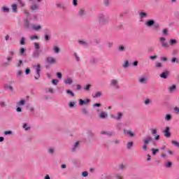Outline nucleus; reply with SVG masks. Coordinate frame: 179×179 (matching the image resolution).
Returning a JSON list of instances; mask_svg holds the SVG:
<instances>
[{
	"label": "nucleus",
	"instance_id": "obj_1",
	"mask_svg": "<svg viewBox=\"0 0 179 179\" xmlns=\"http://www.w3.org/2000/svg\"><path fill=\"white\" fill-rule=\"evenodd\" d=\"M143 145L142 146L143 150L144 152H148V145L149 143H151V142H153V138L150 136H147L144 138H143Z\"/></svg>",
	"mask_w": 179,
	"mask_h": 179
},
{
	"label": "nucleus",
	"instance_id": "obj_2",
	"mask_svg": "<svg viewBox=\"0 0 179 179\" xmlns=\"http://www.w3.org/2000/svg\"><path fill=\"white\" fill-rule=\"evenodd\" d=\"M110 87H113V89H115V90H120V89L121 87H120L118 80H117V79L110 80Z\"/></svg>",
	"mask_w": 179,
	"mask_h": 179
},
{
	"label": "nucleus",
	"instance_id": "obj_3",
	"mask_svg": "<svg viewBox=\"0 0 179 179\" xmlns=\"http://www.w3.org/2000/svg\"><path fill=\"white\" fill-rule=\"evenodd\" d=\"M33 68L36 70V73L37 76L34 77V79H36V80H38V79H40V73L41 72V65L38 64L36 66H34Z\"/></svg>",
	"mask_w": 179,
	"mask_h": 179
},
{
	"label": "nucleus",
	"instance_id": "obj_4",
	"mask_svg": "<svg viewBox=\"0 0 179 179\" xmlns=\"http://www.w3.org/2000/svg\"><path fill=\"white\" fill-rule=\"evenodd\" d=\"M99 20L102 24H106L108 22V17L104 14H99Z\"/></svg>",
	"mask_w": 179,
	"mask_h": 179
},
{
	"label": "nucleus",
	"instance_id": "obj_5",
	"mask_svg": "<svg viewBox=\"0 0 179 179\" xmlns=\"http://www.w3.org/2000/svg\"><path fill=\"white\" fill-rule=\"evenodd\" d=\"M79 149H80V141H76L71 148V152L76 153Z\"/></svg>",
	"mask_w": 179,
	"mask_h": 179
},
{
	"label": "nucleus",
	"instance_id": "obj_6",
	"mask_svg": "<svg viewBox=\"0 0 179 179\" xmlns=\"http://www.w3.org/2000/svg\"><path fill=\"white\" fill-rule=\"evenodd\" d=\"M89 62L91 65H96V64H99V58L92 56L90 58Z\"/></svg>",
	"mask_w": 179,
	"mask_h": 179
},
{
	"label": "nucleus",
	"instance_id": "obj_7",
	"mask_svg": "<svg viewBox=\"0 0 179 179\" xmlns=\"http://www.w3.org/2000/svg\"><path fill=\"white\" fill-rule=\"evenodd\" d=\"M159 41L162 44V47H163V48H169V43H167V42H166V38L161 37L159 38Z\"/></svg>",
	"mask_w": 179,
	"mask_h": 179
},
{
	"label": "nucleus",
	"instance_id": "obj_8",
	"mask_svg": "<svg viewBox=\"0 0 179 179\" xmlns=\"http://www.w3.org/2000/svg\"><path fill=\"white\" fill-rule=\"evenodd\" d=\"M13 59V57H7L6 62L2 64V66H4L6 68V66H10V62H12V60Z\"/></svg>",
	"mask_w": 179,
	"mask_h": 179
},
{
	"label": "nucleus",
	"instance_id": "obj_9",
	"mask_svg": "<svg viewBox=\"0 0 179 179\" xmlns=\"http://www.w3.org/2000/svg\"><path fill=\"white\" fill-rule=\"evenodd\" d=\"M138 16L141 22L142 20H143V19H147V17H148V13L145 11H141L140 13H138Z\"/></svg>",
	"mask_w": 179,
	"mask_h": 179
},
{
	"label": "nucleus",
	"instance_id": "obj_10",
	"mask_svg": "<svg viewBox=\"0 0 179 179\" xmlns=\"http://www.w3.org/2000/svg\"><path fill=\"white\" fill-rule=\"evenodd\" d=\"M41 52H42L41 50H34L32 53V57L33 58H39Z\"/></svg>",
	"mask_w": 179,
	"mask_h": 179
},
{
	"label": "nucleus",
	"instance_id": "obj_11",
	"mask_svg": "<svg viewBox=\"0 0 179 179\" xmlns=\"http://www.w3.org/2000/svg\"><path fill=\"white\" fill-rule=\"evenodd\" d=\"M155 22L154 21V20H147L145 25L146 26V27H153V26H155Z\"/></svg>",
	"mask_w": 179,
	"mask_h": 179
},
{
	"label": "nucleus",
	"instance_id": "obj_12",
	"mask_svg": "<svg viewBox=\"0 0 179 179\" xmlns=\"http://www.w3.org/2000/svg\"><path fill=\"white\" fill-rule=\"evenodd\" d=\"M123 134H124V135H127V136H129L130 138H134V136H135V134L131 130L124 129Z\"/></svg>",
	"mask_w": 179,
	"mask_h": 179
},
{
	"label": "nucleus",
	"instance_id": "obj_13",
	"mask_svg": "<svg viewBox=\"0 0 179 179\" xmlns=\"http://www.w3.org/2000/svg\"><path fill=\"white\" fill-rule=\"evenodd\" d=\"M30 20H31V18L27 17L24 19V26L25 29H29L30 27Z\"/></svg>",
	"mask_w": 179,
	"mask_h": 179
},
{
	"label": "nucleus",
	"instance_id": "obj_14",
	"mask_svg": "<svg viewBox=\"0 0 179 179\" xmlns=\"http://www.w3.org/2000/svg\"><path fill=\"white\" fill-rule=\"evenodd\" d=\"M46 61L48 64H50V65H54V64H57V60L52 57H47Z\"/></svg>",
	"mask_w": 179,
	"mask_h": 179
},
{
	"label": "nucleus",
	"instance_id": "obj_15",
	"mask_svg": "<svg viewBox=\"0 0 179 179\" xmlns=\"http://www.w3.org/2000/svg\"><path fill=\"white\" fill-rule=\"evenodd\" d=\"M163 133L164 134V136L166 138H170L171 136V133H170V127H166V129L163 131Z\"/></svg>",
	"mask_w": 179,
	"mask_h": 179
},
{
	"label": "nucleus",
	"instance_id": "obj_16",
	"mask_svg": "<svg viewBox=\"0 0 179 179\" xmlns=\"http://www.w3.org/2000/svg\"><path fill=\"white\" fill-rule=\"evenodd\" d=\"M31 29L32 30H34V31H40L42 30L43 29V27H41V25L40 24H34L32 27H31Z\"/></svg>",
	"mask_w": 179,
	"mask_h": 179
},
{
	"label": "nucleus",
	"instance_id": "obj_17",
	"mask_svg": "<svg viewBox=\"0 0 179 179\" xmlns=\"http://www.w3.org/2000/svg\"><path fill=\"white\" fill-rule=\"evenodd\" d=\"M57 8H59V9H62V10H66V6L61 2H57L56 3Z\"/></svg>",
	"mask_w": 179,
	"mask_h": 179
},
{
	"label": "nucleus",
	"instance_id": "obj_18",
	"mask_svg": "<svg viewBox=\"0 0 179 179\" xmlns=\"http://www.w3.org/2000/svg\"><path fill=\"white\" fill-rule=\"evenodd\" d=\"M88 103H90V99H87L85 101H83V99H79L80 106H86Z\"/></svg>",
	"mask_w": 179,
	"mask_h": 179
},
{
	"label": "nucleus",
	"instance_id": "obj_19",
	"mask_svg": "<svg viewBox=\"0 0 179 179\" xmlns=\"http://www.w3.org/2000/svg\"><path fill=\"white\" fill-rule=\"evenodd\" d=\"M160 78H162V79H167V78H169V71H165L164 72H162L160 75H159Z\"/></svg>",
	"mask_w": 179,
	"mask_h": 179
},
{
	"label": "nucleus",
	"instance_id": "obj_20",
	"mask_svg": "<svg viewBox=\"0 0 179 179\" xmlns=\"http://www.w3.org/2000/svg\"><path fill=\"white\" fill-rule=\"evenodd\" d=\"M176 90L177 86H176V85H173L168 88V92L169 93H174V92H176Z\"/></svg>",
	"mask_w": 179,
	"mask_h": 179
},
{
	"label": "nucleus",
	"instance_id": "obj_21",
	"mask_svg": "<svg viewBox=\"0 0 179 179\" xmlns=\"http://www.w3.org/2000/svg\"><path fill=\"white\" fill-rule=\"evenodd\" d=\"M99 117L101 120H106V118H107L108 115H107V113H106V112H101L99 115Z\"/></svg>",
	"mask_w": 179,
	"mask_h": 179
},
{
	"label": "nucleus",
	"instance_id": "obj_22",
	"mask_svg": "<svg viewBox=\"0 0 179 179\" xmlns=\"http://www.w3.org/2000/svg\"><path fill=\"white\" fill-rule=\"evenodd\" d=\"M122 68H124V69H127V68L129 66V61L124 60L123 64H122Z\"/></svg>",
	"mask_w": 179,
	"mask_h": 179
},
{
	"label": "nucleus",
	"instance_id": "obj_23",
	"mask_svg": "<svg viewBox=\"0 0 179 179\" xmlns=\"http://www.w3.org/2000/svg\"><path fill=\"white\" fill-rule=\"evenodd\" d=\"M64 83H65V85H72V83H73V80L71 78H67L64 80Z\"/></svg>",
	"mask_w": 179,
	"mask_h": 179
},
{
	"label": "nucleus",
	"instance_id": "obj_24",
	"mask_svg": "<svg viewBox=\"0 0 179 179\" xmlns=\"http://www.w3.org/2000/svg\"><path fill=\"white\" fill-rule=\"evenodd\" d=\"M90 89H92V85L87 84V85L83 87V90L85 92H90Z\"/></svg>",
	"mask_w": 179,
	"mask_h": 179
},
{
	"label": "nucleus",
	"instance_id": "obj_25",
	"mask_svg": "<svg viewBox=\"0 0 179 179\" xmlns=\"http://www.w3.org/2000/svg\"><path fill=\"white\" fill-rule=\"evenodd\" d=\"M147 81H148V78H146L145 77H141L138 79L139 83H146Z\"/></svg>",
	"mask_w": 179,
	"mask_h": 179
},
{
	"label": "nucleus",
	"instance_id": "obj_26",
	"mask_svg": "<svg viewBox=\"0 0 179 179\" xmlns=\"http://www.w3.org/2000/svg\"><path fill=\"white\" fill-rule=\"evenodd\" d=\"M4 89L9 90L10 92H13V87L6 84L4 85Z\"/></svg>",
	"mask_w": 179,
	"mask_h": 179
},
{
	"label": "nucleus",
	"instance_id": "obj_27",
	"mask_svg": "<svg viewBox=\"0 0 179 179\" xmlns=\"http://www.w3.org/2000/svg\"><path fill=\"white\" fill-rule=\"evenodd\" d=\"M177 43H178V41L176 39H171L169 41V45L173 47V45H176V44H177Z\"/></svg>",
	"mask_w": 179,
	"mask_h": 179
},
{
	"label": "nucleus",
	"instance_id": "obj_28",
	"mask_svg": "<svg viewBox=\"0 0 179 179\" xmlns=\"http://www.w3.org/2000/svg\"><path fill=\"white\" fill-rule=\"evenodd\" d=\"M78 43L80 45H83L84 47H86L87 45H89V43H87V41H78Z\"/></svg>",
	"mask_w": 179,
	"mask_h": 179
},
{
	"label": "nucleus",
	"instance_id": "obj_29",
	"mask_svg": "<svg viewBox=\"0 0 179 179\" xmlns=\"http://www.w3.org/2000/svg\"><path fill=\"white\" fill-rule=\"evenodd\" d=\"M101 134L102 135H108V136H113V131H101Z\"/></svg>",
	"mask_w": 179,
	"mask_h": 179
},
{
	"label": "nucleus",
	"instance_id": "obj_30",
	"mask_svg": "<svg viewBox=\"0 0 179 179\" xmlns=\"http://www.w3.org/2000/svg\"><path fill=\"white\" fill-rule=\"evenodd\" d=\"M117 50L119 51V52H124L125 51V46H124V45L118 46Z\"/></svg>",
	"mask_w": 179,
	"mask_h": 179
},
{
	"label": "nucleus",
	"instance_id": "obj_31",
	"mask_svg": "<svg viewBox=\"0 0 179 179\" xmlns=\"http://www.w3.org/2000/svg\"><path fill=\"white\" fill-rule=\"evenodd\" d=\"M53 51H54L55 54H59V51H61V49H59V47H58V46H55L53 48Z\"/></svg>",
	"mask_w": 179,
	"mask_h": 179
},
{
	"label": "nucleus",
	"instance_id": "obj_32",
	"mask_svg": "<svg viewBox=\"0 0 179 179\" xmlns=\"http://www.w3.org/2000/svg\"><path fill=\"white\" fill-rule=\"evenodd\" d=\"M11 7H12V10H13V13H16L17 12V5L13 4L11 6Z\"/></svg>",
	"mask_w": 179,
	"mask_h": 179
},
{
	"label": "nucleus",
	"instance_id": "obj_33",
	"mask_svg": "<svg viewBox=\"0 0 179 179\" xmlns=\"http://www.w3.org/2000/svg\"><path fill=\"white\" fill-rule=\"evenodd\" d=\"M31 10H38V6L37 4H34L30 6Z\"/></svg>",
	"mask_w": 179,
	"mask_h": 179
},
{
	"label": "nucleus",
	"instance_id": "obj_34",
	"mask_svg": "<svg viewBox=\"0 0 179 179\" xmlns=\"http://www.w3.org/2000/svg\"><path fill=\"white\" fill-rule=\"evenodd\" d=\"M48 153H49V155H54V153H55V148H50L48 150Z\"/></svg>",
	"mask_w": 179,
	"mask_h": 179
},
{
	"label": "nucleus",
	"instance_id": "obj_35",
	"mask_svg": "<svg viewBox=\"0 0 179 179\" xmlns=\"http://www.w3.org/2000/svg\"><path fill=\"white\" fill-rule=\"evenodd\" d=\"M26 104V101L24 99H22L19 102H17V106H24Z\"/></svg>",
	"mask_w": 179,
	"mask_h": 179
},
{
	"label": "nucleus",
	"instance_id": "obj_36",
	"mask_svg": "<svg viewBox=\"0 0 179 179\" xmlns=\"http://www.w3.org/2000/svg\"><path fill=\"white\" fill-rule=\"evenodd\" d=\"M133 146H134V142L133 141H130V142L127 143V149L129 150L132 149Z\"/></svg>",
	"mask_w": 179,
	"mask_h": 179
},
{
	"label": "nucleus",
	"instance_id": "obj_37",
	"mask_svg": "<svg viewBox=\"0 0 179 179\" xmlns=\"http://www.w3.org/2000/svg\"><path fill=\"white\" fill-rule=\"evenodd\" d=\"M144 104H145V106H149V104H152V100L150 99H146L144 101Z\"/></svg>",
	"mask_w": 179,
	"mask_h": 179
},
{
	"label": "nucleus",
	"instance_id": "obj_38",
	"mask_svg": "<svg viewBox=\"0 0 179 179\" xmlns=\"http://www.w3.org/2000/svg\"><path fill=\"white\" fill-rule=\"evenodd\" d=\"M173 118V117L171 116V114H167L166 116H165V120L166 121H171V119Z\"/></svg>",
	"mask_w": 179,
	"mask_h": 179
},
{
	"label": "nucleus",
	"instance_id": "obj_39",
	"mask_svg": "<svg viewBox=\"0 0 179 179\" xmlns=\"http://www.w3.org/2000/svg\"><path fill=\"white\" fill-rule=\"evenodd\" d=\"M66 92L67 93V94H70L71 97H75V94L73 93V92L71 91L70 90H66Z\"/></svg>",
	"mask_w": 179,
	"mask_h": 179
},
{
	"label": "nucleus",
	"instance_id": "obj_40",
	"mask_svg": "<svg viewBox=\"0 0 179 179\" xmlns=\"http://www.w3.org/2000/svg\"><path fill=\"white\" fill-rule=\"evenodd\" d=\"M155 66L158 68V69H160V68H163V64L159 62H157L155 63Z\"/></svg>",
	"mask_w": 179,
	"mask_h": 179
},
{
	"label": "nucleus",
	"instance_id": "obj_41",
	"mask_svg": "<svg viewBox=\"0 0 179 179\" xmlns=\"http://www.w3.org/2000/svg\"><path fill=\"white\" fill-rule=\"evenodd\" d=\"M76 104V102L75 101H70L69 103V107L70 108H73V107H75V105Z\"/></svg>",
	"mask_w": 179,
	"mask_h": 179
},
{
	"label": "nucleus",
	"instance_id": "obj_42",
	"mask_svg": "<svg viewBox=\"0 0 179 179\" xmlns=\"http://www.w3.org/2000/svg\"><path fill=\"white\" fill-rule=\"evenodd\" d=\"M16 1H17V3H19V5H20V6H22V8L26 6V4L23 2L22 0H16Z\"/></svg>",
	"mask_w": 179,
	"mask_h": 179
},
{
	"label": "nucleus",
	"instance_id": "obj_43",
	"mask_svg": "<svg viewBox=\"0 0 179 179\" xmlns=\"http://www.w3.org/2000/svg\"><path fill=\"white\" fill-rule=\"evenodd\" d=\"M20 44L21 45H24V44H26V38L24 37L21 38V40L20 41Z\"/></svg>",
	"mask_w": 179,
	"mask_h": 179
},
{
	"label": "nucleus",
	"instance_id": "obj_44",
	"mask_svg": "<svg viewBox=\"0 0 179 179\" xmlns=\"http://www.w3.org/2000/svg\"><path fill=\"white\" fill-rule=\"evenodd\" d=\"M171 143L175 146V148H179V142L176 141H172Z\"/></svg>",
	"mask_w": 179,
	"mask_h": 179
},
{
	"label": "nucleus",
	"instance_id": "obj_45",
	"mask_svg": "<svg viewBox=\"0 0 179 179\" xmlns=\"http://www.w3.org/2000/svg\"><path fill=\"white\" fill-rule=\"evenodd\" d=\"M121 118H122V113H118L117 117H115V120L119 121V120H121Z\"/></svg>",
	"mask_w": 179,
	"mask_h": 179
},
{
	"label": "nucleus",
	"instance_id": "obj_46",
	"mask_svg": "<svg viewBox=\"0 0 179 179\" xmlns=\"http://www.w3.org/2000/svg\"><path fill=\"white\" fill-rule=\"evenodd\" d=\"M29 38L31 41H34V40H38V36L34 35V36H31Z\"/></svg>",
	"mask_w": 179,
	"mask_h": 179
},
{
	"label": "nucleus",
	"instance_id": "obj_47",
	"mask_svg": "<svg viewBox=\"0 0 179 179\" xmlns=\"http://www.w3.org/2000/svg\"><path fill=\"white\" fill-rule=\"evenodd\" d=\"M25 52H26V49H24V48H21L20 49V55H24Z\"/></svg>",
	"mask_w": 179,
	"mask_h": 179
},
{
	"label": "nucleus",
	"instance_id": "obj_48",
	"mask_svg": "<svg viewBox=\"0 0 179 179\" xmlns=\"http://www.w3.org/2000/svg\"><path fill=\"white\" fill-rule=\"evenodd\" d=\"M78 15L79 16H83L85 15V10L83 8H81L79 11H78Z\"/></svg>",
	"mask_w": 179,
	"mask_h": 179
},
{
	"label": "nucleus",
	"instance_id": "obj_49",
	"mask_svg": "<svg viewBox=\"0 0 179 179\" xmlns=\"http://www.w3.org/2000/svg\"><path fill=\"white\" fill-rule=\"evenodd\" d=\"M171 62L172 63V64H178V59H177V58H176V57H173L172 59H171Z\"/></svg>",
	"mask_w": 179,
	"mask_h": 179
},
{
	"label": "nucleus",
	"instance_id": "obj_50",
	"mask_svg": "<svg viewBox=\"0 0 179 179\" xmlns=\"http://www.w3.org/2000/svg\"><path fill=\"white\" fill-rule=\"evenodd\" d=\"M82 111H83V114H84L85 115H87V114H89V110H87L86 108H83L82 109Z\"/></svg>",
	"mask_w": 179,
	"mask_h": 179
},
{
	"label": "nucleus",
	"instance_id": "obj_51",
	"mask_svg": "<svg viewBox=\"0 0 179 179\" xmlns=\"http://www.w3.org/2000/svg\"><path fill=\"white\" fill-rule=\"evenodd\" d=\"M35 50H40V43H34Z\"/></svg>",
	"mask_w": 179,
	"mask_h": 179
},
{
	"label": "nucleus",
	"instance_id": "obj_52",
	"mask_svg": "<svg viewBox=\"0 0 179 179\" xmlns=\"http://www.w3.org/2000/svg\"><path fill=\"white\" fill-rule=\"evenodd\" d=\"M160 59L162 62H167L168 61L167 57L164 56H161Z\"/></svg>",
	"mask_w": 179,
	"mask_h": 179
},
{
	"label": "nucleus",
	"instance_id": "obj_53",
	"mask_svg": "<svg viewBox=\"0 0 179 179\" xmlns=\"http://www.w3.org/2000/svg\"><path fill=\"white\" fill-rule=\"evenodd\" d=\"M94 97H95V98L101 97V92H100V91L97 92L94 94Z\"/></svg>",
	"mask_w": 179,
	"mask_h": 179
},
{
	"label": "nucleus",
	"instance_id": "obj_54",
	"mask_svg": "<svg viewBox=\"0 0 179 179\" xmlns=\"http://www.w3.org/2000/svg\"><path fill=\"white\" fill-rule=\"evenodd\" d=\"M22 127L24 128L25 131H29V129H30V127H27V123H24L22 125Z\"/></svg>",
	"mask_w": 179,
	"mask_h": 179
},
{
	"label": "nucleus",
	"instance_id": "obj_55",
	"mask_svg": "<svg viewBox=\"0 0 179 179\" xmlns=\"http://www.w3.org/2000/svg\"><path fill=\"white\" fill-rule=\"evenodd\" d=\"M152 152L153 156H156V153H157L159 152V149L152 148Z\"/></svg>",
	"mask_w": 179,
	"mask_h": 179
},
{
	"label": "nucleus",
	"instance_id": "obj_56",
	"mask_svg": "<svg viewBox=\"0 0 179 179\" xmlns=\"http://www.w3.org/2000/svg\"><path fill=\"white\" fill-rule=\"evenodd\" d=\"M3 12H4L5 13H9V8L7 7H3L2 8Z\"/></svg>",
	"mask_w": 179,
	"mask_h": 179
},
{
	"label": "nucleus",
	"instance_id": "obj_57",
	"mask_svg": "<svg viewBox=\"0 0 179 179\" xmlns=\"http://www.w3.org/2000/svg\"><path fill=\"white\" fill-rule=\"evenodd\" d=\"M74 57H75L77 62H79V61H80V57H79V56L78 55L77 53H74Z\"/></svg>",
	"mask_w": 179,
	"mask_h": 179
},
{
	"label": "nucleus",
	"instance_id": "obj_58",
	"mask_svg": "<svg viewBox=\"0 0 179 179\" xmlns=\"http://www.w3.org/2000/svg\"><path fill=\"white\" fill-rule=\"evenodd\" d=\"M58 80H55V79H53L52 80V85H55V86H57V85H58Z\"/></svg>",
	"mask_w": 179,
	"mask_h": 179
},
{
	"label": "nucleus",
	"instance_id": "obj_59",
	"mask_svg": "<svg viewBox=\"0 0 179 179\" xmlns=\"http://www.w3.org/2000/svg\"><path fill=\"white\" fill-rule=\"evenodd\" d=\"M103 3L105 6H108L110 5V0H103Z\"/></svg>",
	"mask_w": 179,
	"mask_h": 179
},
{
	"label": "nucleus",
	"instance_id": "obj_60",
	"mask_svg": "<svg viewBox=\"0 0 179 179\" xmlns=\"http://www.w3.org/2000/svg\"><path fill=\"white\" fill-rule=\"evenodd\" d=\"M153 27H154V29H155V30H159V24H156V22L154 24V25H153Z\"/></svg>",
	"mask_w": 179,
	"mask_h": 179
},
{
	"label": "nucleus",
	"instance_id": "obj_61",
	"mask_svg": "<svg viewBox=\"0 0 179 179\" xmlns=\"http://www.w3.org/2000/svg\"><path fill=\"white\" fill-rule=\"evenodd\" d=\"M82 176H83V177H87V176H89V172H87V171H83V172L82 173Z\"/></svg>",
	"mask_w": 179,
	"mask_h": 179
},
{
	"label": "nucleus",
	"instance_id": "obj_62",
	"mask_svg": "<svg viewBox=\"0 0 179 179\" xmlns=\"http://www.w3.org/2000/svg\"><path fill=\"white\" fill-rule=\"evenodd\" d=\"M157 59V55H154V56H150V59H151L152 61H155V59Z\"/></svg>",
	"mask_w": 179,
	"mask_h": 179
},
{
	"label": "nucleus",
	"instance_id": "obj_63",
	"mask_svg": "<svg viewBox=\"0 0 179 179\" xmlns=\"http://www.w3.org/2000/svg\"><path fill=\"white\" fill-rule=\"evenodd\" d=\"M24 13L25 16H27V17H29V16H30V13L27 10H24Z\"/></svg>",
	"mask_w": 179,
	"mask_h": 179
},
{
	"label": "nucleus",
	"instance_id": "obj_64",
	"mask_svg": "<svg viewBox=\"0 0 179 179\" xmlns=\"http://www.w3.org/2000/svg\"><path fill=\"white\" fill-rule=\"evenodd\" d=\"M30 74V69L27 68L25 70V75H29Z\"/></svg>",
	"mask_w": 179,
	"mask_h": 179
}]
</instances>
